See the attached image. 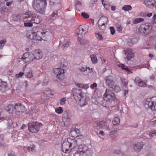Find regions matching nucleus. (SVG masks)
<instances>
[{
    "label": "nucleus",
    "mask_w": 156,
    "mask_h": 156,
    "mask_svg": "<svg viewBox=\"0 0 156 156\" xmlns=\"http://www.w3.org/2000/svg\"><path fill=\"white\" fill-rule=\"evenodd\" d=\"M137 85L141 87H145L147 86L146 83L142 80H140V82L137 84Z\"/></svg>",
    "instance_id": "obj_42"
},
{
    "label": "nucleus",
    "mask_w": 156,
    "mask_h": 156,
    "mask_svg": "<svg viewBox=\"0 0 156 156\" xmlns=\"http://www.w3.org/2000/svg\"><path fill=\"white\" fill-rule=\"evenodd\" d=\"M116 99V96L114 93L110 90L106 89L104 94V100L102 103V106L105 107H108V102L105 104V101L110 102L114 101Z\"/></svg>",
    "instance_id": "obj_5"
},
{
    "label": "nucleus",
    "mask_w": 156,
    "mask_h": 156,
    "mask_svg": "<svg viewBox=\"0 0 156 156\" xmlns=\"http://www.w3.org/2000/svg\"><path fill=\"white\" fill-rule=\"evenodd\" d=\"M73 97L76 101H80V106L83 107L87 104V102L89 100L88 97H86L84 98L83 93L80 89L74 88L72 90Z\"/></svg>",
    "instance_id": "obj_2"
},
{
    "label": "nucleus",
    "mask_w": 156,
    "mask_h": 156,
    "mask_svg": "<svg viewBox=\"0 0 156 156\" xmlns=\"http://www.w3.org/2000/svg\"><path fill=\"white\" fill-rule=\"evenodd\" d=\"M76 85L79 88H83L85 89H87L89 87L88 84H84L80 83L76 84Z\"/></svg>",
    "instance_id": "obj_29"
},
{
    "label": "nucleus",
    "mask_w": 156,
    "mask_h": 156,
    "mask_svg": "<svg viewBox=\"0 0 156 156\" xmlns=\"http://www.w3.org/2000/svg\"><path fill=\"white\" fill-rule=\"evenodd\" d=\"M12 3V2H7L6 3V5L7 6H9L11 5Z\"/></svg>",
    "instance_id": "obj_60"
},
{
    "label": "nucleus",
    "mask_w": 156,
    "mask_h": 156,
    "mask_svg": "<svg viewBox=\"0 0 156 156\" xmlns=\"http://www.w3.org/2000/svg\"><path fill=\"white\" fill-rule=\"evenodd\" d=\"M152 29V26L149 23L141 25L138 28V31L142 35H147Z\"/></svg>",
    "instance_id": "obj_8"
},
{
    "label": "nucleus",
    "mask_w": 156,
    "mask_h": 156,
    "mask_svg": "<svg viewBox=\"0 0 156 156\" xmlns=\"http://www.w3.org/2000/svg\"><path fill=\"white\" fill-rule=\"evenodd\" d=\"M26 127V125L24 124H23L22 126L21 127V129H24V128Z\"/></svg>",
    "instance_id": "obj_64"
},
{
    "label": "nucleus",
    "mask_w": 156,
    "mask_h": 156,
    "mask_svg": "<svg viewBox=\"0 0 156 156\" xmlns=\"http://www.w3.org/2000/svg\"><path fill=\"white\" fill-rule=\"evenodd\" d=\"M88 28L82 25H80L76 30V33L79 38H81L87 32Z\"/></svg>",
    "instance_id": "obj_14"
},
{
    "label": "nucleus",
    "mask_w": 156,
    "mask_h": 156,
    "mask_svg": "<svg viewBox=\"0 0 156 156\" xmlns=\"http://www.w3.org/2000/svg\"><path fill=\"white\" fill-rule=\"evenodd\" d=\"M132 7L129 5H125L123 6L122 8V9L125 12L128 11L132 9Z\"/></svg>",
    "instance_id": "obj_32"
},
{
    "label": "nucleus",
    "mask_w": 156,
    "mask_h": 156,
    "mask_svg": "<svg viewBox=\"0 0 156 156\" xmlns=\"http://www.w3.org/2000/svg\"><path fill=\"white\" fill-rule=\"evenodd\" d=\"M116 133L115 130H112L110 133V134L111 135L113 134Z\"/></svg>",
    "instance_id": "obj_58"
},
{
    "label": "nucleus",
    "mask_w": 156,
    "mask_h": 156,
    "mask_svg": "<svg viewBox=\"0 0 156 156\" xmlns=\"http://www.w3.org/2000/svg\"><path fill=\"white\" fill-rule=\"evenodd\" d=\"M94 131L95 132L100 130L101 129H105L109 131L110 130L108 125L106 122L102 121L100 122H98L97 124V126L94 128Z\"/></svg>",
    "instance_id": "obj_12"
},
{
    "label": "nucleus",
    "mask_w": 156,
    "mask_h": 156,
    "mask_svg": "<svg viewBox=\"0 0 156 156\" xmlns=\"http://www.w3.org/2000/svg\"><path fill=\"white\" fill-rule=\"evenodd\" d=\"M128 90H124V95L125 96L128 93Z\"/></svg>",
    "instance_id": "obj_62"
},
{
    "label": "nucleus",
    "mask_w": 156,
    "mask_h": 156,
    "mask_svg": "<svg viewBox=\"0 0 156 156\" xmlns=\"http://www.w3.org/2000/svg\"><path fill=\"white\" fill-rule=\"evenodd\" d=\"M111 8V10L113 11H114L115 10V6H112Z\"/></svg>",
    "instance_id": "obj_63"
},
{
    "label": "nucleus",
    "mask_w": 156,
    "mask_h": 156,
    "mask_svg": "<svg viewBox=\"0 0 156 156\" xmlns=\"http://www.w3.org/2000/svg\"><path fill=\"white\" fill-rule=\"evenodd\" d=\"M98 24V27H99V28L102 30V32H103L106 29V25L103 24L101 25L99 23Z\"/></svg>",
    "instance_id": "obj_39"
},
{
    "label": "nucleus",
    "mask_w": 156,
    "mask_h": 156,
    "mask_svg": "<svg viewBox=\"0 0 156 156\" xmlns=\"http://www.w3.org/2000/svg\"><path fill=\"white\" fill-rule=\"evenodd\" d=\"M53 71L54 74L57 76V78L58 79L61 80L63 79L64 69L63 64H62L59 68L54 69Z\"/></svg>",
    "instance_id": "obj_10"
},
{
    "label": "nucleus",
    "mask_w": 156,
    "mask_h": 156,
    "mask_svg": "<svg viewBox=\"0 0 156 156\" xmlns=\"http://www.w3.org/2000/svg\"><path fill=\"white\" fill-rule=\"evenodd\" d=\"M66 101V99L64 98L61 99L60 100V104L61 105H63L65 104Z\"/></svg>",
    "instance_id": "obj_53"
},
{
    "label": "nucleus",
    "mask_w": 156,
    "mask_h": 156,
    "mask_svg": "<svg viewBox=\"0 0 156 156\" xmlns=\"http://www.w3.org/2000/svg\"><path fill=\"white\" fill-rule=\"evenodd\" d=\"M95 36L99 40H102L103 39V37L100 34L98 33H95Z\"/></svg>",
    "instance_id": "obj_43"
},
{
    "label": "nucleus",
    "mask_w": 156,
    "mask_h": 156,
    "mask_svg": "<svg viewBox=\"0 0 156 156\" xmlns=\"http://www.w3.org/2000/svg\"><path fill=\"white\" fill-rule=\"evenodd\" d=\"M8 156H15L13 153H10L8 154Z\"/></svg>",
    "instance_id": "obj_61"
},
{
    "label": "nucleus",
    "mask_w": 156,
    "mask_h": 156,
    "mask_svg": "<svg viewBox=\"0 0 156 156\" xmlns=\"http://www.w3.org/2000/svg\"><path fill=\"white\" fill-rule=\"evenodd\" d=\"M124 52L126 55V58L128 60H131L134 57V54L133 52L130 49L124 50Z\"/></svg>",
    "instance_id": "obj_17"
},
{
    "label": "nucleus",
    "mask_w": 156,
    "mask_h": 156,
    "mask_svg": "<svg viewBox=\"0 0 156 156\" xmlns=\"http://www.w3.org/2000/svg\"><path fill=\"white\" fill-rule=\"evenodd\" d=\"M144 4L146 6L150 8H153L156 5L154 0H145Z\"/></svg>",
    "instance_id": "obj_18"
},
{
    "label": "nucleus",
    "mask_w": 156,
    "mask_h": 156,
    "mask_svg": "<svg viewBox=\"0 0 156 156\" xmlns=\"http://www.w3.org/2000/svg\"><path fill=\"white\" fill-rule=\"evenodd\" d=\"M90 57L93 63H96L97 62V59L95 55H91Z\"/></svg>",
    "instance_id": "obj_34"
},
{
    "label": "nucleus",
    "mask_w": 156,
    "mask_h": 156,
    "mask_svg": "<svg viewBox=\"0 0 156 156\" xmlns=\"http://www.w3.org/2000/svg\"><path fill=\"white\" fill-rule=\"evenodd\" d=\"M69 143H70V147L72 149L76 147L77 145V140L75 139H69Z\"/></svg>",
    "instance_id": "obj_24"
},
{
    "label": "nucleus",
    "mask_w": 156,
    "mask_h": 156,
    "mask_svg": "<svg viewBox=\"0 0 156 156\" xmlns=\"http://www.w3.org/2000/svg\"><path fill=\"white\" fill-rule=\"evenodd\" d=\"M19 58L26 63L31 62L34 60V55L32 53L29 54L27 52L24 53L22 56L20 58L19 57Z\"/></svg>",
    "instance_id": "obj_13"
},
{
    "label": "nucleus",
    "mask_w": 156,
    "mask_h": 156,
    "mask_svg": "<svg viewBox=\"0 0 156 156\" xmlns=\"http://www.w3.org/2000/svg\"><path fill=\"white\" fill-rule=\"evenodd\" d=\"M24 74L23 73L20 72L19 73L16 74V77L17 78L21 77Z\"/></svg>",
    "instance_id": "obj_49"
},
{
    "label": "nucleus",
    "mask_w": 156,
    "mask_h": 156,
    "mask_svg": "<svg viewBox=\"0 0 156 156\" xmlns=\"http://www.w3.org/2000/svg\"><path fill=\"white\" fill-rule=\"evenodd\" d=\"M110 88H112L113 90L116 92H118L120 90V88L117 85H112V87Z\"/></svg>",
    "instance_id": "obj_35"
},
{
    "label": "nucleus",
    "mask_w": 156,
    "mask_h": 156,
    "mask_svg": "<svg viewBox=\"0 0 156 156\" xmlns=\"http://www.w3.org/2000/svg\"><path fill=\"white\" fill-rule=\"evenodd\" d=\"M102 4L104 8L107 10H109L110 8V5L108 4H103V1H102Z\"/></svg>",
    "instance_id": "obj_47"
},
{
    "label": "nucleus",
    "mask_w": 156,
    "mask_h": 156,
    "mask_svg": "<svg viewBox=\"0 0 156 156\" xmlns=\"http://www.w3.org/2000/svg\"><path fill=\"white\" fill-rule=\"evenodd\" d=\"M110 30L111 31V34H112L113 35L115 34V30L114 27H110Z\"/></svg>",
    "instance_id": "obj_51"
},
{
    "label": "nucleus",
    "mask_w": 156,
    "mask_h": 156,
    "mask_svg": "<svg viewBox=\"0 0 156 156\" xmlns=\"http://www.w3.org/2000/svg\"><path fill=\"white\" fill-rule=\"evenodd\" d=\"M32 4L33 8L37 12L43 14L45 13L47 5L45 0H33Z\"/></svg>",
    "instance_id": "obj_3"
},
{
    "label": "nucleus",
    "mask_w": 156,
    "mask_h": 156,
    "mask_svg": "<svg viewBox=\"0 0 156 156\" xmlns=\"http://www.w3.org/2000/svg\"><path fill=\"white\" fill-rule=\"evenodd\" d=\"M48 83V81H46V82H44L42 83V85L44 86H45L47 85Z\"/></svg>",
    "instance_id": "obj_59"
},
{
    "label": "nucleus",
    "mask_w": 156,
    "mask_h": 156,
    "mask_svg": "<svg viewBox=\"0 0 156 156\" xmlns=\"http://www.w3.org/2000/svg\"><path fill=\"white\" fill-rule=\"evenodd\" d=\"M28 151L31 154H34L36 152L35 146L34 145H30L27 147Z\"/></svg>",
    "instance_id": "obj_26"
},
{
    "label": "nucleus",
    "mask_w": 156,
    "mask_h": 156,
    "mask_svg": "<svg viewBox=\"0 0 156 156\" xmlns=\"http://www.w3.org/2000/svg\"><path fill=\"white\" fill-rule=\"evenodd\" d=\"M75 7L76 9L78 11H80V9L82 8V6L81 2L79 1H76L75 2Z\"/></svg>",
    "instance_id": "obj_27"
},
{
    "label": "nucleus",
    "mask_w": 156,
    "mask_h": 156,
    "mask_svg": "<svg viewBox=\"0 0 156 156\" xmlns=\"http://www.w3.org/2000/svg\"><path fill=\"white\" fill-rule=\"evenodd\" d=\"M108 22V18L105 16H102L99 19L98 23L101 25L103 24L106 25Z\"/></svg>",
    "instance_id": "obj_22"
},
{
    "label": "nucleus",
    "mask_w": 156,
    "mask_h": 156,
    "mask_svg": "<svg viewBox=\"0 0 156 156\" xmlns=\"http://www.w3.org/2000/svg\"><path fill=\"white\" fill-rule=\"evenodd\" d=\"M55 112L57 113L60 114L62 113L63 112L62 108L61 107L58 108H56L55 109Z\"/></svg>",
    "instance_id": "obj_40"
},
{
    "label": "nucleus",
    "mask_w": 156,
    "mask_h": 156,
    "mask_svg": "<svg viewBox=\"0 0 156 156\" xmlns=\"http://www.w3.org/2000/svg\"><path fill=\"white\" fill-rule=\"evenodd\" d=\"M99 134L102 136H104L105 135V133L103 131H100L99 132Z\"/></svg>",
    "instance_id": "obj_57"
},
{
    "label": "nucleus",
    "mask_w": 156,
    "mask_h": 156,
    "mask_svg": "<svg viewBox=\"0 0 156 156\" xmlns=\"http://www.w3.org/2000/svg\"><path fill=\"white\" fill-rule=\"evenodd\" d=\"M120 152V151L119 150H116L114 151V153L115 154H119Z\"/></svg>",
    "instance_id": "obj_56"
},
{
    "label": "nucleus",
    "mask_w": 156,
    "mask_h": 156,
    "mask_svg": "<svg viewBox=\"0 0 156 156\" xmlns=\"http://www.w3.org/2000/svg\"><path fill=\"white\" fill-rule=\"evenodd\" d=\"M97 87V85L96 83H94L93 84H91L90 86V88L93 89L94 87Z\"/></svg>",
    "instance_id": "obj_52"
},
{
    "label": "nucleus",
    "mask_w": 156,
    "mask_h": 156,
    "mask_svg": "<svg viewBox=\"0 0 156 156\" xmlns=\"http://www.w3.org/2000/svg\"><path fill=\"white\" fill-rule=\"evenodd\" d=\"M49 1L50 5H58L59 6H60V0H49Z\"/></svg>",
    "instance_id": "obj_28"
},
{
    "label": "nucleus",
    "mask_w": 156,
    "mask_h": 156,
    "mask_svg": "<svg viewBox=\"0 0 156 156\" xmlns=\"http://www.w3.org/2000/svg\"><path fill=\"white\" fill-rule=\"evenodd\" d=\"M62 149L64 153H68L70 152L72 148L70 147L69 139L63 142L62 144Z\"/></svg>",
    "instance_id": "obj_15"
},
{
    "label": "nucleus",
    "mask_w": 156,
    "mask_h": 156,
    "mask_svg": "<svg viewBox=\"0 0 156 156\" xmlns=\"http://www.w3.org/2000/svg\"><path fill=\"white\" fill-rule=\"evenodd\" d=\"M22 19L24 22V25L25 27H31L33 23L38 24L41 21V18L37 15H35L30 11H27L23 15Z\"/></svg>",
    "instance_id": "obj_1"
},
{
    "label": "nucleus",
    "mask_w": 156,
    "mask_h": 156,
    "mask_svg": "<svg viewBox=\"0 0 156 156\" xmlns=\"http://www.w3.org/2000/svg\"><path fill=\"white\" fill-rule=\"evenodd\" d=\"M6 82L2 81L0 80V90L4 89L6 87Z\"/></svg>",
    "instance_id": "obj_36"
},
{
    "label": "nucleus",
    "mask_w": 156,
    "mask_h": 156,
    "mask_svg": "<svg viewBox=\"0 0 156 156\" xmlns=\"http://www.w3.org/2000/svg\"><path fill=\"white\" fill-rule=\"evenodd\" d=\"M150 41L151 43L154 44V42L156 41V35H153L151 36L150 37Z\"/></svg>",
    "instance_id": "obj_37"
},
{
    "label": "nucleus",
    "mask_w": 156,
    "mask_h": 156,
    "mask_svg": "<svg viewBox=\"0 0 156 156\" xmlns=\"http://www.w3.org/2000/svg\"><path fill=\"white\" fill-rule=\"evenodd\" d=\"M25 76L26 77L28 78H31L33 76L32 73L31 72H30L27 73L25 74Z\"/></svg>",
    "instance_id": "obj_45"
},
{
    "label": "nucleus",
    "mask_w": 156,
    "mask_h": 156,
    "mask_svg": "<svg viewBox=\"0 0 156 156\" xmlns=\"http://www.w3.org/2000/svg\"><path fill=\"white\" fill-rule=\"evenodd\" d=\"M142 80L138 76L136 77L134 80V83L137 85V84L140 82Z\"/></svg>",
    "instance_id": "obj_44"
},
{
    "label": "nucleus",
    "mask_w": 156,
    "mask_h": 156,
    "mask_svg": "<svg viewBox=\"0 0 156 156\" xmlns=\"http://www.w3.org/2000/svg\"><path fill=\"white\" fill-rule=\"evenodd\" d=\"M42 126V123L37 122H30L28 124L29 131L33 133L38 132L39 130L40 127Z\"/></svg>",
    "instance_id": "obj_9"
},
{
    "label": "nucleus",
    "mask_w": 156,
    "mask_h": 156,
    "mask_svg": "<svg viewBox=\"0 0 156 156\" xmlns=\"http://www.w3.org/2000/svg\"><path fill=\"white\" fill-rule=\"evenodd\" d=\"M114 77L112 76L106 77L105 79L106 85L109 88L112 87L114 84Z\"/></svg>",
    "instance_id": "obj_16"
},
{
    "label": "nucleus",
    "mask_w": 156,
    "mask_h": 156,
    "mask_svg": "<svg viewBox=\"0 0 156 156\" xmlns=\"http://www.w3.org/2000/svg\"><path fill=\"white\" fill-rule=\"evenodd\" d=\"M117 30L119 32H121L122 30V28L121 26L118 25L117 26Z\"/></svg>",
    "instance_id": "obj_54"
},
{
    "label": "nucleus",
    "mask_w": 156,
    "mask_h": 156,
    "mask_svg": "<svg viewBox=\"0 0 156 156\" xmlns=\"http://www.w3.org/2000/svg\"><path fill=\"white\" fill-rule=\"evenodd\" d=\"M144 107L146 109L150 108L152 111H156V97L152 99H147L144 101Z\"/></svg>",
    "instance_id": "obj_7"
},
{
    "label": "nucleus",
    "mask_w": 156,
    "mask_h": 156,
    "mask_svg": "<svg viewBox=\"0 0 156 156\" xmlns=\"http://www.w3.org/2000/svg\"><path fill=\"white\" fill-rule=\"evenodd\" d=\"M120 120L119 118L115 117L112 122L114 126H118L119 124Z\"/></svg>",
    "instance_id": "obj_30"
},
{
    "label": "nucleus",
    "mask_w": 156,
    "mask_h": 156,
    "mask_svg": "<svg viewBox=\"0 0 156 156\" xmlns=\"http://www.w3.org/2000/svg\"><path fill=\"white\" fill-rule=\"evenodd\" d=\"M144 20V19L142 18H136L133 20V23L135 24H136L139 23L143 22Z\"/></svg>",
    "instance_id": "obj_38"
},
{
    "label": "nucleus",
    "mask_w": 156,
    "mask_h": 156,
    "mask_svg": "<svg viewBox=\"0 0 156 156\" xmlns=\"http://www.w3.org/2000/svg\"><path fill=\"white\" fill-rule=\"evenodd\" d=\"M92 152L89 150L87 147L84 144L80 145L77 150L74 154V156H91Z\"/></svg>",
    "instance_id": "obj_4"
},
{
    "label": "nucleus",
    "mask_w": 156,
    "mask_h": 156,
    "mask_svg": "<svg viewBox=\"0 0 156 156\" xmlns=\"http://www.w3.org/2000/svg\"><path fill=\"white\" fill-rule=\"evenodd\" d=\"M78 69L81 72H84L85 71H87V68H84L83 67H81V68H79Z\"/></svg>",
    "instance_id": "obj_50"
},
{
    "label": "nucleus",
    "mask_w": 156,
    "mask_h": 156,
    "mask_svg": "<svg viewBox=\"0 0 156 156\" xmlns=\"http://www.w3.org/2000/svg\"><path fill=\"white\" fill-rule=\"evenodd\" d=\"M144 144L142 142H138L133 145L134 150L137 152L140 151L142 149Z\"/></svg>",
    "instance_id": "obj_19"
},
{
    "label": "nucleus",
    "mask_w": 156,
    "mask_h": 156,
    "mask_svg": "<svg viewBox=\"0 0 156 156\" xmlns=\"http://www.w3.org/2000/svg\"><path fill=\"white\" fill-rule=\"evenodd\" d=\"M81 15L84 18L87 19L89 17V15L86 12H82L81 13Z\"/></svg>",
    "instance_id": "obj_46"
},
{
    "label": "nucleus",
    "mask_w": 156,
    "mask_h": 156,
    "mask_svg": "<svg viewBox=\"0 0 156 156\" xmlns=\"http://www.w3.org/2000/svg\"><path fill=\"white\" fill-rule=\"evenodd\" d=\"M33 30L37 34L35 37V40L38 41H41L43 39V38L46 37V35L49 33L46 29L38 27H34Z\"/></svg>",
    "instance_id": "obj_6"
},
{
    "label": "nucleus",
    "mask_w": 156,
    "mask_h": 156,
    "mask_svg": "<svg viewBox=\"0 0 156 156\" xmlns=\"http://www.w3.org/2000/svg\"><path fill=\"white\" fill-rule=\"evenodd\" d=\"M6 40H2L0 41V48L2 49L3 46L6 43Z\"/></svg>",
    "instance_id": "obj_41"
},
{
    "label": "nucleus",
    "mask_w": 156,
    "mask_h": 156,
    "mask_svg": "<svg viewBox=\"0 0 156 156\" xmlns=\"http://www.w3.org/2000/svg\"><path fill=\"white\" fill-rule=\"evenodd\" d=\"M79 130L78 129H75L74 130H71L70 132V134L73 137H76L78 136L77 133V131L79 132Z\"/></svg>",
    "instance_id": "obj_31"
},
{
    "label": "nucleus",
    "mask_w": 156,
    "mask_h": 156,
    "mask_svg": "<svg viewBox=\"0 0 156 156\" xmlns=\"http://www.w3.org/2000/svg\"><path fill=\"white\" fill-rule=\"evenodd\" d=\"M37 35V34L36 32L33 31V32H32L31 34H29L27 35V37L30 39H34L35 40V37L36 35Z\"/></svg>",
    "instance_id": "obj_33"
},
{
    "label": "nucleus",
    "mask_w": 156,
    "mask_h": 156,
    "mask_svg": "<svg viewBox=\"0 0 156 156\" xmlns=\"http://www.w3.org/2000/svg\"><path fill=\"white\" fill-rule=\"evenodd\" d=\"M138 41V39L136 37L132 38H128L127 39L128 44L130 46H131L134 44L136 43Z\"/></svg>",
    "instance_id": "obj_23"
},
{
    "label": "nucleus",
    "mask_w": 156,
    "mask_h": 156,
    "mask_svg": "<svg viewBox=\"0 0 156 156\" xmlns=\"http://www.w3.org/2000/svg\"><path fill=\"white\" fill-rule=\"evenodd\" d=\"M69 42L67 40H65L64 41L63 44H62V42L60 41V44H62L63 47H62V49L63 50H65L69 46Z\"/></svg>",
    "instance_id": "obj_25"
},
{
    "label": "nucleus",
    "mask_w": 156,
    "mask_h": 156,
    "mask_svg": "<svg viewBox=\"0 0 156 156\" xmlns=\"http://www.w3.org/2000/svg\"><path fill=\"white\" fill-rule=\"evenodd\" d=\"M123 69L125 70L128 73H131V71L126 66L124 68H123Z\"/></svg>",
    "instance_id": "obj_55"
},
{
    "label": "nucleus",
    "mask_w": 156,
    "mask_h": 156,
    "mask_svg": "<svg viewBox=\"0 0 156 156\" xmlns=\"http://www.w3.org/2000/svg\"><path fill=\"white\" fill-rule=\"evenodd\" d=\"M122 84L124 86H126L127 85L128 81L126 79H122Z\"/></svg>",
    "instance_id": "obj_48"
},
{
    "label": "nucleus",
    "mask_w": 156,
    "mask_h": 156,
    "mask_svg": "<svg viewBox=\"0 0 156 156\" xmlns=\"http://www.w3.org/2000/svg\"><path fill=\"white\" fill-rule=\"evenodd\" d=\"M32 54L34 55V60L40 59L42 58V54L41 51L39 50H36L33 52Z\"/></svg>",
    "instance_id": "obj_20"
},
{
    "label": "nucleus",
    "mask_w": 156,
    "mask_h": 156,
    "mask_svg": "<svg viewBox=\"0 0 156 156\" xmlns=\"http://www.w3.org/2000/svg\"><path fill=\"white\" fill-rule=\"evenodd\" d=\"M15 113L17 115H21L26 112V108L21 103H15Z\"/></svg>",
    "instance_id": "obj_11"
},
{
    "label": "nucleus",
    "mask_w": 156,
    "mask_h": 156,
    "mask_svg": "<svg viewBox=\"0 0 156 156\" xmlns=\"http://www.w3.org/2000/svg\"><path fill=\"white\" fill-rule=\"evenodd\" d=\"M15 104L13 105L12 104H9L7 107H5V109L9 113L14 112L15 113Z\"/></svg>",
    "instance_id": "obj_21"
}]
</instances>
